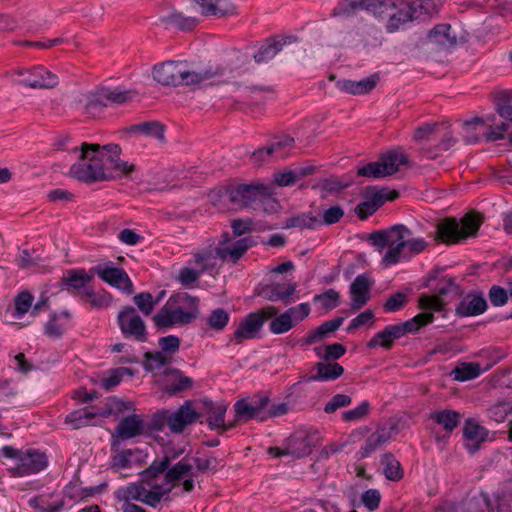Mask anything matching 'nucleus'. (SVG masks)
Masks as SVG:
<instances>
[{
	"mask_svg": "<svg viewBox=\"0 0 512 512\" xmlns=\"http://www.w3.org/2000/svg\"><path fill=\"white\" fill-rule=\"evenodd\" d=\"M144 421L139 415H130L123 417L116 429L115 434L121 439H130L141 435L144 432Z\"/></svg>",
	"mask_w": 512,
	"mask_h": 512,
	"instance_id": "27",
	"label": "nucleus"
},
{
	"mask_svg": "<svg viewBox=\"0 0 512 512\" xmlns=\"http://www.w3.org/2000/svg\"><path fill=\"white\" fill-rule=\"evenodd\" d=\"M160 22L166 27L175 26L182 31H190L198 24V20L196 18L186 17L177 11H173L170 14L161 17Z\"/></svg>",
	"mask_w": 512,
	"mask_h": 512,
	"instance_id": "41",
	"label": "nucleus"
},
{
	"mask_svg": "<svg viewBox=\"0 0 512 512\" xmlns=\"http://www.w3.org/2000/svg\"><path fill=\"white\" fill-rule=\"evenodd\" d=\"M344 321L343 317H336L332 320L325 321L319 327H317L314 331L310 332L305 339V343L308 345L315 344L326 337H328L331 333L335 332L340 328Z\"/></svg>",
	"mask_w": 512,
	"mask_h": 512,
	"instance_id": "38",
	"label": "nucleus"
},
{
	"mask_svg": "<svg viewBox=\"0 0 512 512\" xmlns=\"http://www.w3.org/2000/svg\"><path fill=\"white\" fill-rule=\"evenodd\" d=\"M152 490L144 489L141 502L151 507H157L165 495H168L172 491V487L164 489L160 485L150 486Z\"/></svg>",
	"mask_w": 512,
	"mask_h": 512,
	"instance_id": "53",
	"label": "nucleus"
},
{
	"mask_svg": "<svg viewBox=\"0 0 512 512\" xmlns=\"http://www.w3.org/2000/svg\"><path fill=\"white\" fill-rule=\"evenodd\" d=\"M277 314L278 309L273 306L248 314L239 323V326L233 333L231 340H234L236 344H241L244 340L254 339L261 330L265 321L275 317Z\"/></svg>",
	"mask_w": 512,
	"mask_h": 512,
	"instance_id": "11",
	"label": "nucleus"
},
{
	"mask_svg": "<svg viewBox=\"0 0 512 512\" xmlns=\"http://www.w3.org/2000/svg\"><path fill=\"white\" fill-rule=\"evenodd\" d=\"M294 138L284 135L274 140L270 145V149L275 158L286 157L293 148Z\"/></svg>",
	"mask_w": 512,
	"mask_h": 512,
	"instance_id": "56",
	"label": "nucleus"
},
{
	"mask_svg": "<svg viewBox=\"0 0 512 512\" xmlns=\"http://www.w3.org/2000/svg\"><path fill=\"white\" fill-rule=\"evenodd\" d=\"M192 462L201 473L215 472L223 467L222 460L213 454L205 455L204 457H192Z\"/></svg>",
	"mask_w": 512,
	"mask_h": 512,
	"instance_id": "51",
	"label": "nucleus"
},
{
	"mask_svg": "<svg viewBox=\"0 0 512 512\" xmlns=\"http://www.w3.org/2000/svg\"><path fill=\"white\" fill-rule=\"evenodd\" d=\"M406 163L407 157L405 154L398 151H390L380 161L371 162L360 167L357 174L363 177L382 178L396 173L399 167Z\"/></svg>",
	"mask_w": 512,
	"mask_h": 512,
	"instance_id": "12",
	"label": "nucleus"
},
{
	"mask_svg": "<svg viewBox=\"0 0 512 512\" xmlns=\"http://www.w3.org/2000/svg\"><path fill=\"white\" fill-rule=\"evenodd\" d=\"M169 363L170 358L166 357L162 352H146L144 354L143 366L146 371H159Z\"/></svg>",
	"mask_w": 512,
	"mask_h": 512,
	"instance_id": "49",
	"label": "nucleus"
},
{
	"mask_svg": "<svg viewBox=\"0 0 512 512\" xmlns=\"http://www.w3.org/2000/svg\"><path fill=\"white\" fill-rule=\"evenodd\" d=\"M479 500L482 501L488 512H511L510 506L505 499L497 495L490 497L487 493H481Z\"/></svg>",
	"mask_w": 512,
	"mask_h": 512,
	"instance_id": "54",
	"label": "nucleus"
},
{
	"mask_svg": "<svg viewBox=\"0 0 512 512\" xmlns=\"http://www.w3.org/2000/svg\"><path fill=\"white\" fill-rule=\"evenodd\" d=\"M435 295L422 294L419 298V307L425 310L423 313L443 311L449 297H457L460 288L452 278L444 277L435 288Z\"/></svg>",
	"mask_w": 512,
	"mask_h": 512,
	"instance_id": "10",
	"label": "nucleus"
},
{
	"mask_svg": "<svg viewBox=\"0 0 512 512\" xmlns=\"http://www.w3.org/2000/svg\"><path fill=\"white\" fill-rule=\"evenodd\" d=\"M32 302L33 296L29 292L25 291L19 293L14 300L15 315L17 317H22L24 314H26L31 308Z\"/></svg>",
	"mask_w": 512,
	"mask_h": 512,
	"instance_id": "62",
	"label": "nucleus"
},
{
	"mask_svg": "<svg viewBox=\"0 0 512 512\" xmlns=\"http://www.w3.org/2000/svg\"><path fill=\"white\" fill-rule=\"evenodd\" d=\"M315 375L307 377V381H333L339 378L344 373V368L339 363H323L318 362L315 364Z\"/></svg>",
	"mask_w": 512,
	"mask_h": 512,
	"instance_id": "34",
	"label": "nucleus"
},
{
	"mask_svg": "<svg viewBox=\"0 0 512 512\" xmlns=\"http://www.w3.org/2000/svg\"><path fill=\"white\" fill-rule=\"evenodd\" d=\"M389 2L390 0H364L363 11L371 13L376 17L385 18L387 7H390Z\"/></svg>",
	"mask_w": 512,
	"mask_h": 512,
	"instance_id": "61",
	"label": "nucleus"
},
{
	"mask_svg": "<svg viewBox=\"0 0 512 512\" xmlns=\"http://www.w3.org/2000/svg\"><path fill=\"white\" fill-rule=\"evenodd\" d=\"M431 43L440 45L444 48L453 47L457 38L455 33H452V28L449 24H438L436 25L428 35Z\"/></svg>",
	"mask_w": 512,
	"mask_h": 512,
	"instance_id": "37",
	"label": "nucleus"
},
{
	"mask_svg": "<svg viewBox=\"0 0 512 512\" xmlns=\"http://www.w3.org/2000/svg\"><path fill=\"white\" fill-rule=\"evenodd\" d=\"M445 0H414L412 1L418 20H426L436 15Z\"/></svg>",
	"mask_w": 512,
	"mask_h": 512,
	"instance_id": "40",
	"label": "nucleus"
},
{
	"mask_svg": "<svg viewBox=\"0 0 512 512\" xmlns=\"http://www.w3.org/2000/svg\"><path fill=\"white\" fill-rule=\"evenodd\" d=\"M383 473L388 480L399 481L403 478L404 472L400 462L390 452L384 453L381 457Z\"/></svg>",
	"mask_w": 512,
	"mask_h": 512,
	"instance_id": "42",
	"label": "nucleus"
},
{
	"mask_svg": "<svg viewBox=\"0 0 512 512\" xmlns=\"http://www.w3.org/2000/svg\"><path fill=\"white\" fill-rule=\"evenodd\" d=\"M295 312V309H288L280 316L275 317L270 322V331L274 334H282L289 331L295 324L291 318V313Z\"/></svg>",
	"mask_w": 512,
	"mask_h": 512,
	"instance_id": "52",
	"label": "nucleus"
},
{
	"mask_svg": "<svg viewBox=\"0 0 512 512\" xmlns=\"http://www.w3.org/2000/svg\"><path fill=\"white\" fill-rule=\"evenodd\" d=\"M117 322L125 338H132L138 342L147 339L146 326L142 318L132 306H125L118 314Z\"/></svg>",
	"mask_w": 512,
	"mask_h": 512,
	"instance_id": "15",
	"label": "nucleus"
},
{
	"mask_svg": "<svg viewBox=\"0 0 512 512\" xmlns=\"http://www.w3.org/2000/svg\"><path fill=\"white\" fill-rule=\"evenodd\" d=\"M129 132L132 133H141L147 136L155 137L159 140L164 139V129L163 126L157 121H148L139 123L136 125H132L129 128Z\"/></svg>",
	"mask_w": 512,
	"mask_h": 512,
	"instance_id": "48",
	"label": "nucleus"
},
{
	"mask_svg": "<svg viewBox=\"0 0 512 512\" xmlns=\"http://www.w3.org/2000/svg\"><path fill=\"white\" fill-rule=\"evenodd\" d=\"M71 320V313L64 310L60 313L53 312L50 314L48 321L44 325V334L52 339L61 338Z\"/></svg>",
	"mask_w": 512,
	"mask_h": 512,
	"instance_id": "24",
	"label": "nucleus"
},
{
	"mask_svg": "<svg viewBox=\"0 0 512 512\" xmlns=\"http://www.w3.org/2000/svg\"><path fill=\"white\" fill-rule=\"evenodd\" d=\"M487 309V301L481 295L468 294L456 307V314L460 317L476 316Z\"/></svg>",
	"mask_w": 512,
	"mask_h": 512,
	"instance_id": "28",
	"label": "nucleus"
},
{
	"mask_svg": "<svg viewBox=\"0 0 512 512\" xmlns=\"http://www.w3.org/2000/svg\"><path fill=\"white\" fill-rule=\"evenodd\" d=\"M92 270L103 281L110 284L111 286L123 290L128 295L134 292L132 281L123 269L97 265Z\"/></svg>",
	"mask_w": 512,
	"mask_h": 512,
	"instance_id": "17",
	"label": "nucleus"
},
{
	"mask_svg": "<svg viewBox=\"0 0 512 512\" xmlns=\"http://www.w3.org/2000/svg\"><path fill=\"white\" fill-rule=\"evenodd\" d=\"M0 456L16 461L13 474L18 477L38 473L48 465L45 453L34 448L16 449L12 446H3L0 449Z\"/></svg>",
	"mask_w": 512,
	"mask_h": 512,
	"instance_id": "6",
	"label": "nucleus"
},
{
	"mask_svg": "<svg viewBox=\"0 0 512 512\" xmlns=\"http://www.w3.org/2000/svg\"><path fill=\"white\" fill-rule=\"evenodd\" d=\"M311 452L312 443L308 436L292 437L285 448H268V454L273 457L292 456L299 459L308 456Z\"/></svg>",
	"mask_w": 512,
	"mask_h": 512,
	"instance_id": "19",
	"label": "nucleus"
},
{
	"mask_svg": "<svg viewBox=\"0 0 512 512\" xmlns=\"http://www.w3.org/2000/svg\"><path fill=\"white\" fill-rule=\"evenodd\" d=\"M364 9V0H339L337 6L332 11V16L352 17L360 10Z\"/></svg>",
	"mask_w": 512,
	"mask_h": 512,
	"instance_id": "45",
	"label": "nucleus"
},
{
	"mask_svg": "<svg viewBox=\"0 0 512 512\" xmlns=\"http://www.w3.org/2000/svg\"><path fill=\"white\" fill-rule=\"evenodd\" d=\"M205 406V412L208 414L207 422L211 429H217V428H231L233 427V424L228 425L225 427V413L227 410V405L223 402L214 403L210 400L204 401Z\"/></svg>",
	"mask_w": 512,
	"mask_h": 512,
	"instance_id": "31",
	"label": "nucleus"
},
{
	"mask_svg": "<svg viewBox=\"0 0 512 512\" xmlns=\"http://www.w3.org/2000/svg\"><path fill=\"white\" fill-rule=\"evenodd\" d=\"M480 371L481 368L478 363L470 362L462 363L461 365L455 367L451 374L453 375L454 380L466 381L479 376Z\"/></svg>",
	"mask_w": 512,
	"mask_h": 512,
	"instance_id": "50",
	"label": "nucleus"
},
{
	"mask_svg": "<svg viewBox=\"0 0 512 512\" xmlns=\"http://www.w3.org/2000/svg\"><path fill=\"white\" fill-rule=\"evenodd\" d=\"M391 438V432L382 427L373 432L365 441L364 445L360 448L358 454L360 458H367L373 452L381 448Z\"/></svg>",
	"mask_w": 512,
	"mask_h": 512,
	"instance_id": "30",
	"label": "nucleus"
},
{
	"mask_svg": "<svg viewBox=\"0 0 512 512\" xmlns=\"http://www.w3.org/2000/svg\"><path fill=\"white\" fill-rule=\"evenodd\" d=\"M223 73L224 69L220 66L195 71L190 70L185 62L173 60L158 63L152 68L153 79L163 86L171 87L201 84Z\"/></svg>",
	"mask_w": 512,
	"mask_h": 512,
	"instance_id": "2",
	"label": "nucleus"
},
{
	"mask_svg": "<svg viewBox=\"0 0 512 512\" xmlns=\"http://www.w3.org/2000/svg\"><path fill=\"white\" fill-rule=\"evenodd\" d=\"M269 404L268 397L252 399L250 401L241 399L234 404V410L237 420L247 422L252 419L259 421L266 420L265 408Z\"/></svg>",
	"mask_w": 512,
	"mask_h": 512,
	"instance_id": "16",
	"label": "nucleus"
},
{
	"mask_svg": "<svg viewBox=\"0 0 512 512\" xmlns=\"http://www.w3.org/2000/svg\"><path fill=\"white\" fill-rule=\"evenodd\" d=\"M222 237V247H209L194 254L193 262L197 267H199L202 273L213 269L216 265L215 261L218 258L223 261L230 260L233 263L237 262L253 242L251 238L244 237L233 242L229 246H225L230 241L229 234L225 233Z\"/></svg>",
	"mask_w": 512,
	"mask_h": 512,
	"instance_id": "3",
	"label": "nucleus"
},
{
	"mask_svg": "<svg viewBox=\"0 0 512 512\" xmlns=\"http://www.w3.org/2000/svg\"><path fill=\"white\" fill-rule=\"evenodd\" d=\"M430 418L435 423L442 426L447 432L451 433L453 429L458 425L460 415L458 412L453 410H436L431 412Z\"/></svg>",
	"mask_w": 512,
	"mask_h": 512,
	"instance_id": "43",
	"label": "nucleus"
},
{
	"mask_svg": "<svg viewBox=\"0 0 512 512\" xmlns=\"http://www.w3.org/2000/svg\"><path fill=\"white\" fill-rule=\"evenodd\" d=\"M315 302H320L326 310H332L339 305V293L334 289H329L322 294L314 296Z\"/></svg>",
	"mask_w": 512,
	"mask_h": 512,
	"instance_id": "60",
	"label": "nucleus"
},
{
	"mask_svg": "<svg viewBox=\"0 0 512 512\" xmlns=\"http://www.w3.org/2000/svg\"><path fill=\"white\" fill-rule=\"evenodd\" d=\"M269 194V188L265 185L239 184L226 189L225 195L235 208L251 206Z\"/></svg>",
	"mask_w": 512,
	"mask_h": 512,
	"instance_id": "13",
	"label": "nucleus"
},
{
	"mask_svg": "<svg viewBox=\"0 0 512 512\" xmlns=\"http://www.w3.org/2000/svg\"><path fill=\"white\" fill-rule=\"evenodd\" d=\"M380 78L377 74L364 78L360 81L348 79H340L336 82V87L345 93L351 95H364L370 93L379 82Z\"/></svg>",
	"mask_w": 512,
	"mask_h": 512,
	"instance_id": "21",
	"label": "nucleus"
},
{
	"mask_svg": "<svg viewBox=\"0 0 512 512\" xmlns=\"http://www.w3.org/2000/svg\"><path fill=\"white\" fill-rule=\"evenodd\" d=\"M100 413H96L85 407L75 410L66 416V423L70 424L73 429H79L90 423L91 419L95 418Z\"/></svg>",
	"mask_w": 512,
	"mask_h": 512,
	"instance_id": "44",
	"label": "nucleus"
},
{
	"mask_svg": "<svg viewBox=\"0 0 512 512\" xmlns=\"http://www.w3.org/2000/svg\"><path fill=\"white\" fill-rule=\"evenodd\" d=\"M169 306L175 307L180 313L191 315V322L199 316V298L187 292H179L169 297Z\"/></svg>",
	"mask_w": 512,
	"mask_h": 512,
	"instance_id": "23",
	"label": "nucleus"
},
{
	"mask_svg": "<svg viewBox=\"0 0 512 512\" xmlns=\"http://www.w3.org/2000/svg\"><path fill=\"white\" fill-rule=\"evenodd\" d=\"M164 373H172L176 376V379L171 383L167 384L165 387L166 392H168L169 394L174 395L176 393L186 391L192 387L193 380L187 376L182 375V373L179 370H165Z\"/></svg>",
	"mask_w": 512,
	"mask_h": 512,
	"instance_id": "47",
	"label": "nucleus"
},
{
	"mask_svg": "<svg viewBox=\"0 0 512 512\" xmlns=\"http://www.w3.org/2000/svg\"><path fill=\"white\" fill-rule=\"evenodd\" d=\"M201 7V14L204 16L232 15L235 7L228 0H194Z\"/></svg>",
	"mask_w": 512,
	"mask_h": 512,
	"instance_id": "29",
	"label": "nucleus"
},
{
	"mask_svg": "<svg viewBox=\"0 0 512 512\" xmlns=\"http://www.w3.org/2000/svg\"><path fill=\"white\" fill-rule=\"evenodd\" d=\"M434 316L431 313H419L404 323L388 325L382 331L376 333L374 337L367 343L368 348H376L378 346L390 349L395 340L401 338L407 333L418 331L421 327L432 323Z\"/></svg>",
	"mask_w": 512,
	"mask_h": 512,
	"instance_id": "8",
	"label": "nucleus"
},
{
	"mask_svg": "<svg viewBox=\"0 0 512 512\" xmlns=\"http://www.w3.org/2000/svg\"><path fill=\"white\" fill-rule=\"evenodd\" d=\"M79 102L83 103L85 113L93 116L99 113L104 107H107L103 88H98L84 94Z\"/></svg>",
	"mask_w": 512,
	"mask_h": 512,
	"instance_id": "36",
	"label": "nucleus"
},
{
	"mask_svg": "<svg viewBox=\"0 0 512 512\" xmlns=\"http://www.w3.org/2000/svg\"><path fill=\"white\" fill-rule=\"evenodd\" d=\"M11 81L32 89H52L58 85V76L44 66L20 68L11 73Z\"/></svg>",
	"mask_w": 512,
	"mask_h": 512,
	"instance_id": "9",
	"label": "nucleus"
},
{
	"mask_svg": "<svg viewBox=\"0 0 512 512\" xmlns=\"http://www.w3.org/2000/svg\"><path fill=\"white\" fill-rule=\"evenodd\" d=\"M496 110L500 117L505 119L507 122H502L500 125H496L495 127L490 125L489 131L485 133L488 141H496L502 139L504 133L510 127L509 123H512V105H510L505 100L499 99L496 102Z\"/></svg>",
	"mask_w": 512,
	"mask_h": 512,
	"instance_id": "22",
	"label": "nucleus"
},
{
	"mask_svg": "<svg viewBox=\"0 0 512 512\" xmlns=\"http://www.w3.org/2000/svg\"><path fill=\"white\" fill-rule=\"evenodd\" d=\"M145 487L141 484L131 483L126 487H121L115 491V498L124 503H131V500L140 501Z\"/></svg>",
	"mask_w": 512,
	"mask_h": 512,
	"instance_id": "46",
	"label": "nucleus"
},
{
	"mask_svg": "<svg viewBox=\"0 0 512 512\" xmlns=\"http://www.w3.org/2000/svg\"><path fill=\"white\" fill-rule=\"evenodd\" d=\"M202 275L200 269L183 267L180 269L177 280L185 287H191Z\"/></svg>",
	"mask_w": 512,
	"mask_h": 512,
	"instance_id": "63",
	"label": "nucleus"
},
{
	"mask_svg": "<svg viewBox=\"0 0 512 512\" xmlns=\"http://www.w3.org/2000/svg\"><path fill=\"white\" fill-rule=\"evenodd\" d=\"M155 326L160 330L191 323V315L180 313L175 307L169 306V301L153 316Z\"/></svg>",
	"mask_w": 512,
	"mask_h": 512,
	"instance_id": "18",
	"label": "nucleus"
},
{
	"mask_svg": "<svg viewBox=\"0 0 512 512\" xmlns=\"http://www.w3.org/2000/svg\"><path fill=\"white\" fill-rule=\"evenodd\" d=\"M184 453V450H179L177 452H168L162 459L154 460L148 468H146L141 473V481L147 486L157 485L154 483V480L163 473H166L168 467L172 460L178 458L181 454Z\"/></svg>",
	"mask_w": 512,
	"mask_h": 512,
	"instance_id": "20",
	"label": "nucleus"
},
{
	"mask_svg": "<svg viewBox=\"0 0 512 512\" xmlns=\"http://www.w3.org/2000/svg\"><path fill=\"white\" fill-rule=\"evenodd\" d=\"M343 216L344 210L340 206H331L322 212V217H320V226L335 224L339 222Z\"/></svg>",
	"mask_w": 512,
	"mask_h": 512,
	"instance_id": "64",
	"label": "nucleus"
},
{
	"mask_svg": "<svg viewBox=\"0 0 512 512\" xmlns=\"http://www.w3.org/2000/svg\"><path fill=\"white\" fill-rule=\"evenodd\" d=\"M385 14L387 18L386 31L394 33L405 24L418 20L411 2L406 0H390Z\"/></svg>",
	"mask_w": 512,
	"mask_h": 512,
	"instance_id": "14",
	"label": "nucleus"
},
{
	"mask_svg": "<svg viewBox=\"0 0 512 512\" xmlns=\"http://www.w3.org/2000/svg\"><path fill=\"white\" fill-rule=\"evenodd\" d=\"M296 291V283L288 284L287 286L284 284H272L266 286L262 294L265 299L275 302L282 301L284 304H290L292 302L291 296Z\"/></svg>",
	"mask_w": 512,
	"mask_h": 512,
	"instance_id": "32",
	"label": "nucleus"
},
{
	"mask_svg": "<svg viewBox=\"0 0 512 512\" xmlns=\"http://www.w3.org/2000/svg\"><path fill=\"white\" fill-rule=\"evenodd\" d=\"M512 413V402H498L487 409V416L496 423H502Z\"/></svg>",
	"mask_w": 512,
	"mask_h": 512,
	"instance_id": "57",
	"label": "nucleus"
},
{
	"mask_svg": "<svg viewBox=\"0 0 512 512\" xmlns=\"http://www.w3.org/2000/svg\"><path fill=\"white\" fill-rule=\"evenodd\" d=\"M412 231L403 224H396L388 229L374 231L369 235L370 243L379 250L388 247L383 257L386 265L397 264L405 250L407 238L412 237Z\"/></svg>",
	"mask_w": 512,
	"mask_h": 512,
	"instance_id": "4",
	"label": "nucleus"
},
{
	"mask_svg": "<svg viewBox=\"0 0 512 512\" xmlns=\"http://www.w3.org/2000/svg\"><path fill=\"white\" fill-rule=\"evenodd\" d=\"M79 161L70 168V176L84 182L109 181L116 177H128L136 170L134 164L122 161L121 148L117 144L82 143Z\"/></svg>",
	"mask_w": 512,
	"mask_h": 512,
	"instance_id": "1",
	"label": "nucleus"
},
{
	"mask_svg": "<svg viewBox=\"0 0 512 512\" xmlns=\"http://www.w3.org/2000/svg\"><path fill=\"white\" fill-rule=\"evenodd\" d=\"M320 227V213L313 210L297 213L285 219L283 228H296L299 230H313Z\"/></svg>",
	"mask_w": 512,
	"mask_h": 512,
	"instance_id": "26",
	"label": "nucleus"
},
{
	"mask_svg": "<svg viewBox=\"0 0 512 512\" xmlns=\"http://www.w3.org/2000/svg\"><path fill=\"white\" fill-rule=\"evenodd\" d=\"M371 283L365 274L358 275L350 286L352 297L351 307L354 310L362 308L369 300Z\"/></svg>",
	"mask_w": 512,
	"mask_h": 512,
	"instance_id": "25",
	"label": "nucleus"
},
{
	"mask_svg": "<svg viewBox=\"0 0 512 512\" xmlns=\"http://www.w3.org/2000/svg\"><path fill=\"white\" fill-rule=\"evenodd\" d=\"M199 417L200 414L193 408L192 402L187 400L175 411L164 409L154 413L148 428L151 431H163L167 426L173 433H182Z\"/></svg>",
	"mask_w": 512,
	"mask_h": 512,
	"instance_id": "5",
	"label": "nucleus"
},
{
	"mask_svg": "<svg viewBox=\"0 0 512 512\" xmlns=\"http://www.w3.org/2000/svg\"><path fill=\"white\" fill-rule=\"evenodd\" d=\"M286 41L283 39H268L254 54V60L257 63H263L274 58L283 48Z\"/></svg>",
	"mask_w": 512,
	"mask_h": 512,
	"instance_id": "39",
	"label": "nucleus"
},
{
	"mask_svg": "<svg viewBox=\"0 0 512 512\" xmlns=\"http://www.w3.org/2000/svg\"><path fill=\"white\" fill-rule=\"evenodd\" d=\"M193 462L192 458L187 455L183 457L179 462L175 463L173 466L168 467L167 472L165 473V483L172 484V488L174 484L179 480L187 477L194 476L193 472Z\"/></svg>",
	"mask_w": 512,
	"mask_h": 512,
	"instance_id": "33",
	"label": "nucleus"
},
{
	"mask_svg": "<svg viewBox=\"0 0 512 512\" xmlns=\"http://www.w3.org/2000/svg\"><path fill=\"white\" fill-rule=\"evenodd\" d=\"M483 222L478 214L465 215L461 223L456 219H446L437 226V239L446 244L460 243L468 237H475Z\"/></svg>",
	"mask_w": 512,
	"mask_h": 512,
	"instance_id": "7",
	"label": "nucleus"
},
{
	"mask_svg": "<svg viewBox=\"0 0 512 512\" xmlns=\"http://www.w3.org/2000/svg\"><path fill=\"white\" fill-rule=\"evenodd\" d=\"M230 315L223 308H217L211 311L207 317V324L215 331H222L229 323Z\"/></svg>",
	"mask_w": 512,
	"mask_h": 512,
	"instance_id": "55",
	"label": "nucleus"
},
{
	"mask_svg": "<svg viewBox=\"0 0 512 512\" xmlns=\"http://www.w3.org/2000/svg\"><path fill=\"white\" fill-rule=\"evenodd\" d=\"M133 301L138 309L144 315H150L156 304L159 303V299L153 300V296L149 292H142L134 296Z\"/></svg>",
	"mask_w": 512,
	"mask_h": 512,
	"instance_id": "59",
	"label": "nucleus"
},
{
	"mask_svg": "<svg viewBox=\"0 0 512 512\" xmlns=\"http://www.w3.org/2000/svg\"><path fill=\"white\" fill-rule=\"evenodd\" d=\"M107 106L110 104L121 105L132 98V91L122 90L120 88H103Z\"/></svg>",
	"mask_w": 512,
	"mask_h": 512,
	"instance_id": "58",
	"label": "nucleus"
},
{
	"mask_svg": "<svg viewBox=\"0 0 512 512\" xmlns=\"http://www.w3.org/2000/svg\"><path fill=\"white\" fill-rule=\"evenodd\" d=\"M92 275H88L84 269H72L64 273L60 285L68 292L80 290L92 280Z\"/></svg>",
	"mask_w": 512,
	"mask_h": 512,
	"instance_id": "35",
	"label": "nucleus"
}]
</instances>
